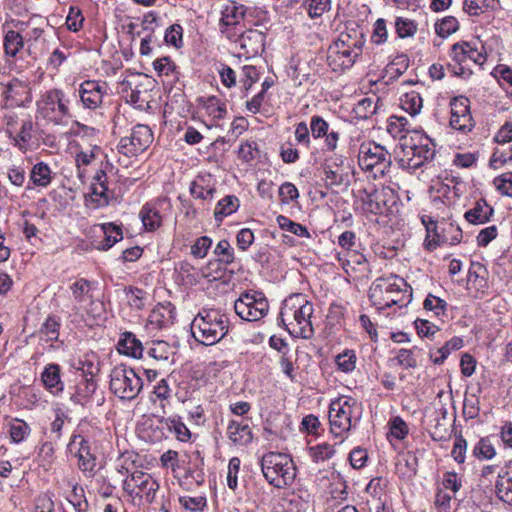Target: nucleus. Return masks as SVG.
Wrapping results in <instances>:
<instances>
[{
  "label": "nucleus",
  "instance_id": "6ab92c4d",
  "mask_svg": "<svg viewBox=\"0 0 512 512\" xmlns=\"http://www.w3.org/2000/svg\"><path fill=\"white\" fill-rule=\"evenodd\" d=\"M310 131L314 139L325 138L324 151L333 152L338 147L340 134L338 131L329 130V123L319 115H313L310 119Z\"/></svg>",
  "mask_w": 512,
  "mask_h": 512
},
{
  "label": "nucleus",
  "instance_id": "7ed1b4c3",
  "mask_svg": "<svg viewBox=\"0 0 512 512\" xmlns=\"http://www.w3.org/2000/svg\"><path fill=\"white\" fill-rule=\"evenodd\" d=\"M4 121L8 137L19 151L27 153L40 147L44 131L37 127L31 115L10 112L5 115Z\"/></svg>",
  "mask_w": 512,
  "mask_h": 512
},
{
  "label": "nucleus",
  "instance_id": "393cba45",
  "mask_svg": "<svg viewBox=\"0 0 512 512\" xmlns=\"http://www.w3.org/2000/svg\"><path fill=\"white\" fill-rule=\"evenodd\" d=\"M52 171L47 163L38 162L36 163L29 175V181L26 189L31 190L35 187L46 188L52 181Z\"/></svg>",
  "mask_w": 512,
  "mask_h": 512
},
{
  "label": "nucleus",
  "instance_id": "3c124183",
  "mask_svg": "<svg viewBox=\"0 0 512 512\" xmlns=\"http://www.w3.org/2000/svg\"><path fill=\"white\" fill-rule=\"evenodd\" d=\"M203 107L207 114L212 116L214 119H223L227 114L225 103H222L221 100L216 96L208 97L204 101Z\"/></svg>",
  "mask_w": 512,
  "mask_h": 512
},
{
  "label": "nucleus",
  "instance_id": "052dcab7",
  "mask_svg": "<svg viewBox=\"0 0 512 512\" xmlns=\"http://www.w3.org/2000/svg\"><path fill=\"white\" fill-rule=\"evenodd\" d=\"M150 357L157 361H169L172 353L171 347L165 341H157L153 343V346L148 350Z\"/></svg>",
  "mask_w": 512,
  "mask_h": 512
},
{
  "label": "nucleus",
  "instance_id": "1a4fd4ad",
  "mask_svg": "<svg viewBox=\"0 0 512 512\" xmlns=\"http://www.w3.org/2000/svg\"><path fill=\"white\" fill-rule=\"evenodd\" d=\"M483 47L479 50L477 47L472 46L469 42H458L452 45L450 57L454 61V65H449L452 73L462 78H468L472 75L470 63L482 66L486 60V53Z\"/></svg>",
  "mask_w": 512,
  "mask_h": 512
},
{
  "label": "nucleus",
  "instance_id": "a878e982",
  "mask_svg": "<svg viewBox=\"0 0 512 512\" xmlns=\"http://www.w3.org/2000/svg\"><path fill=\"white\" fill-rule=\"evenodd\" d=\"M61 369L58 364L50 363L45 366L41 380L47 390L53 394H59L64 389V383L61 380Z\"/></svg>",
  "mask_w": 512,
  "mask_h": 512
},
{
  "label": "nucleus",
  "instance_id": "a19ab883",
  "mask_svg": "<svg viewBox=\"0 0 512 512\" xmlns=\"http://www.w3.org/2000/svg\"><path fill=\"white\" fill-rule=\"evenodd\" d=\"M78 369L89 378H93L100 372V361L95 353L83 355L78 361Z\"/></svg>",
  "mask_w": 512,
  "mask_h": 512
},
{
  "label": "nucleus",
  "instance_id": "bb28decb",
  "mask_svg": "<svg viewBox=\"0 0 512 512\" xmlns=\"http://www.w3.org/2000/svg\"><path fill=\"white\" fill-rule=\"evenodd\" d=\"M117 350L120 354L141 358L143 353L142 342L132 332H124L117 344Z\"/></svg>",
  "mask_w": 512,
  "mask_h": 512
},
{
  "label": "nucleus",
  "instance_id": "5fc2aeb1",
  "mask_svg": "<svg viewBox=\"0 0 512 512\" xmlns=\"http://www.w3.org/2000/svg\"><path fill=\"white\" fill-rule=\"evenodd\" d=\"M422 222L426 227L427 236L425 239L426 248L430 251L434 250L438 246V235H440L441 228H439V222H434L430 219L428 222L422 218Z\"/></svg>",
  "mask_w": 512,
  "mask_h": 512
},
{
  "label": "nucleus",
  "instance_id": "37998d69",
  "mask_svg": "<svg viewBox=\"0 0 512 512\" xmlns=\"http://www.w3.org/2000/svg\"><path fill=\"white\" fill-rule=\"evenodd\" d=\"M97 389V383L93 378L86 377L77 385V390L73 396L78 403L85 404Z\"/></svg>",
  "mask_w": 512,
  "mask_h": 512
},
{
  "label": "nucleus",
  "instance_id": "13d9d810",
  "mask_svg": "<svg viewBox=\"0 0 512 512\" xmlns=\"http://www.w3.org/2000/svg\"><path fill=\"white\" fill-rule=\"evenodd\" d=\"M338 369L342 372H352L356 367V355L353 350H344L335 359Z\"/></svg>",
  "mask_w": 512,
  "mask_h": 512
},
{
  "label": "nucleus",
  "instance_id": "2f4dec72",
  "mask_svg": "<svg viewBox=\"0 0 512 512\" xmlns=\"http://www.w3.org/2000/svg\"><path fill=\"white\" fill-rule=\"evenodd\" d=\"M24 37L20 31L8 30L3 38L4 54L15 58L25 47Z\"/></svg>",
  "mask_w": 512,
  "mask_h": 512
},
{
  "label": "nucleus",
  "instance_id": "0eeeda50",
  "mask_svg": "<svg viewBox=\"0 0 512 512\" xmlns=\"http://www.w3.org/2000/svg\"><path fill=\"white\" fill-rule=\"evenodd\" d=\"M360 419L358 402L351 396H341L329 407L331 432L341 436L357 424Z\"/></svg>",
  "mask_w": 512,
  "mask_h": 512
},
{
  "label": "nucleus",
  "instance_id": "79ce46f5",
  "mask_svg": "<svg viewBox=\"0 0 512 512\" xmlns=\"http://www.w3.org/2000/svg\"><path fill=\"white\" fill-rule=\"evenodd\" d=\"M72 295L77 303H83L92 298V282L80 278L70 286Z\"/></svg>",
  "mask_w": 512,
  "mask_h": 512
},
{
  "label": "nucleus",
  "instance_id": "4d7b16f0",
  "mask_svg": "<svg viewBox=\"0 0 512 512\" xmlns=\"http://www.w3.org/2000/svg\"><path fill=\"white\" fill-rule=\"evenodd\" d=\"M459 29V22L453 16H446L435 24V31L440 37H448Z\"/></svg>",
  "mask_w": 512,
  "mask_h": 512
},
{
  "label": "nucleus",
  "instance_id": "ddd939ff",
  "mask_svg": "<svg viewBox=\"0 0 512 512\" xmlns=\"http://www.w3.org/2000/svg\"><path fill=\"white\" fill-rule=\"evenodd\" d=\"M159 483L148 473L134 471L123 481V490L133 498H145L148 503L155 499Z\"/></svg>",
  "mask_w": 512,
  "mask_h": 512
},
{
  "label": "nucleus",
  "instance_id": "72a5a7b5",
  "mask_svg": "<svg viewBox=\"0 0 512 512\" xmlns=\"http://www.w3.org/2000/svg\"><path fill=\"white\" fill-rule=\"evenodd\" d=\"M8 433L12 443L20 444L29 437L31 428L24 420L14 418L8 423Z\"/></svg>",
  "mask_w": 512,
  "mask_h": 512
},
{
  "label": "nucleus",
  "instance_id": "dca6fc26",
  "mask_svg": "<svg viewBox=\"0 0 512 512\" xmlns=\"http://www.w3.org/2000/svg\"><path fill=\"white\" fill-rule=\"evenodd\" d=\"M364 213L383 215L389 211L390 203H394L393 190L382 187L371 191L363 190L361 195Z\"/></svg>",
  "mask_w": 512,
  "mask_h": 512
},
{
  "label": "nucleus",
  "instance_id": "e2e57ef3",
  "mask_svg": "<svg viewBox=\"0 0 512 512\" xmlns=\"http://www.w3.org/2000/svg\"><path fill=\"white\" fill-rule=\"evenodd\" d=\"M393 360L396 361V363L399 366H401L405 369L416 368L418 365L417 359L414 356L413 350H409V349H404V348L399 349Z\"/></svg>",
  "mask_w": 512,
  "mask_h": 512
},
{
  "label": "nucleus",
  "instance_id": "20e7f679",
  "mask_svg": "<svg viewBox=\"0 0 512 512\" xmlns=\"http://www.w3.org/2000/svg\"><path fill=\"white\" fill-rule=\"evenodd\" d=\"M228 330V317L215 309H203L191 323L192 336L206 346L218 343L227 335Z\"/></svg>",
  "mask_w": 512,
  "mask_h": 512
},
{
  "label": "nucleus",
  "instance_id": "aec40b11",
  "mask_svg": "<svg viewBox=\"0 0 512 512\" xmlns=\"http://www.w3.org/2000/svg\"><path fill=\"white\" fill-rule=\"evenodd\" d=\"M265 34L257 29H248L241 34L236 46L241 50L240 55L252 58L264 50Z\"/></svg>",
  "mask_w": 512,
  "mask_h": 512
},
{
  "label": "nucleus",
  "instance_id": "e433bc0d",
  "mask_svg": "<svg viewBox=\"0 0 512 512\" xmlns=\"http://www.w3.org/2000/svg\"><path fill=\"white\" fill-rule=\"evenodd\" d=\"M104 234V241L98 246L100 250H108L115 243L123 239V233L120 226L113 223H104L100 226Z\"/></svg>",
  "mask_w": 512,
  "mask_h": 512
},
{
  "label": "nucleus",
  "instance_id": "09e8293b",
  "mask_svg": "<svg viewBox=\"0 0 512 512\" xmlns=\"http://www.w3.org/2000/svg\"><path fill=\"white\" fill-rule=\"evenodd\" d=\"M352 33H341L338 40L334 43L342 44L344 47L355 50H363L365 43L363 32H357L356 30Z\"/></svg>",
  "mask_w": 512,
  "mask_h": 512
},
{
  "label": "nucleus",
  "instance_id": "9d476101",
  "mask_svg": "<svg viewBox=\"0 0 512 512\" xmlns=\"http://www.w3.org/2000/svg\"><path fill=\"white\" fill-rule=\"evenodd\" d=\"M358 162L362 170L373 178L383 177L391 166V155L377 143H363L360 146Z\"/></svg>",
  "mask_w": 512,
  "mask_h": 512
},
{
  "label": "nucleus",
  "instance_id": "9b49d317",
  "mask_svg": "<svg viewBox=\"0 0 512 512\" xmlns=\"http://www.w3.org/2000/svg\"><path fill=\"white\" fill-rule=\"evenodd\" d=\"M401 149L403 156L399 158V165L411 172L432 161L435 156V147L428 138H424L418 144H409L405 139L401 143Z\"/></svg>",
  "mask_w": 512,
  "mask_h": 512
},
{
  "label": "nucleus",
  "instance_id": "680f3d73",
  "mask_svg": "<svg viewBox=\"0 0 512 512\" xmlns=\"http://www.w3.org/2000/svg\"><path fill=\"white\" fill-rule=\"evenodd\" d=\"M164 40L176 48L183 46V28L179 24L169 26L165 31Z\"/></svg>",
  "mask_w": 512,
  "mask_h": 512
},
{
  "label": "nucleus",
  "instance_id": "8fccbe9b",
  "mask_svg": "<svg viewBox=\"0 0 512 512\" xmlns=\"http://www.w3.org/2000/svg\"><path fill=\"white\" fill-rule=\"evenodd\" d=\"M408 67V57L406 55H399L386 66L385 72L390 79H396L403 75Z\"/></svg>",
  "mask_w": 512,
  "mask_h": 512
},
{
  "label": "nucleus",
  "instance_id": "bf43d9fd",
  "mask_svg": "<svg viewBox=\"0 0 512 512\" xmlns=\"http://www.w3.org/2000/svg\"><path fill=\"white\" fill-rule=\"evenodd\" d=\"M496 494L504 503L512 506V484L508 477H498L496 481Z\"/></svg>",
  "mask_w": 512,
  "mask_h": 512
},
{
  "label": "nucleus",
  "instance_id": "4468645a",
  "mask_svg": "<svg viewBox=\"0 0 512 512\" xmlns=\"http://www.w3.org/2000/svg\"><path fill=\"white\" fill-rule=\"evenodd\" d=\"M153 141V133L147 125L138 124L133 127L129 136L123 137L118 143V151L127 157L137 156L145 151Z\"/></svg>",
  "mask_w": 512,
  "mask_h": 512
},
{
  "label": "nucleus",
  "instance_id": "473e14b6",
  "mask_svg": "<svg viewBox=\"0 0 512 512\" xmlns=\"http://www.w3.org/2000/svg\"><path fill=\"white\" fill-rule=\"evenodd\" d=\"M245 14L246 8L243 5H237L235 2H231L223 8L219 25H241Z\"/></svg>",
  "mask_w": 512,
  "mask_h": 512
},
{
  "label": "nucleus",
  "instance_id": "c03bdc74",
  "mask_svg": "<svg viewBox=\"0 0 512 512\" xmlns=\"http://www.w3.org/2000/svg\"><path fill=\"white\" fill-rule=\"evenodd\" d=\"M166 428L174 433L176 438L182 442H186L190 439L191 433L187 426L180 420L179 417H169L163 420Z\"/></svg>",
  "mask_w": 512,
  "mask_h": 512
},
{
  "label": "nucleus",
  "instance_id": "c756f323",
  "mask_svg": "<svg viewBox=\"0 0 512 512\" xmlns=\"http://www.w3.org/2000/svg\"><path fill=\"white\" fill-rule=\"evenodd\" d=\"M441 233L438 235V246L441 244L456 245L462 240V230L458 224L452 221L442 220L439 222Z\"/></svg>",
  "mask_w": 512,
  "mask_h": 512
},
{
  "label": "nucleus",
  "instance_id": "c85d7f7f",
  "mask_svg": "<svg viewBox=\"0 0 512 512\" xmlns=\"http://www.w3.org/2000/svg\"><path fill=\"white\" fill-rule=\"evenodd\" d=\"M493 212L494 209L484 199H480L465 212L464 217L469 223L479 225L488 222Z\"/></svg>",
  "mask_w": 512,
  "mask_h": 512
},
{
  "label": "nucleus",
  "instance_id": "ea45409f",
  "mask_svg": "<svg viewBox=\"0 0 512 512\" xmlns=\"http://www.w3.org/2000/svg\"><path fill=\"white\" fill-rule=\"evenodd\" d=\"M60 320L56 316H49L40 328L41 339L46 342L58 341Z\"/></svg>",
  "mask_w": 512,
  "mask_h": 512
},
{
  "label": "nucleus",
  "instance_id": "a211bd4d",
  "mask_svg": "<svg viewBox=\"0 0 512 512\" xmlns=\"http://www.w3.org/2000/svg\"><path fill=\"white\" fill-rule=\"evenodd\" d=\"M469 104V99L464 96L455 97L451 100L450 126L453 129L467 133L474 127Z\"/></svg>",
  "mask_w": 512,
  "mask_h": 512
},
{
  "label": "nucleus",
  "instance_id": "5701e85b",
  "mask_svg": "<svg viewBox=\"0 0 512 512\" xmlns=\"http://www.w3.org/2000/svg\"><path fill=\"white\" fill-rule=\"evenodd\" d=\"M176 317L175 306L170 302L158 304L150 313L148 322L155 329H162L174 323Z\"/></svg>",
  "mask_w": 512,
  "mask_h": 512
},
{
  "label": "nucleus",
  "instance_id": "b1692460",
  "mask_svg": "<svg viewBox=\"0 0 512 512\" xmlns=\"http://www.w3.org/2000/svg\"><path fill=\"white\" fill-rule=\"evenodd\" d=\"M5 97L14 104L21 106L31 101L30 87L26 82L19 79H12L5 88Z\"/></svg>",
  "mask_w": 512,
  "mask_h": 512
},
{
  "label": "nucleus",
  "instance_id": "6e6552de",
  "mask_svg": "<svg viewBox=\"0 0 512 512\" xmlns=\"http://www.w3.org/2000/svg\"><path fill=\"white\" fill-rule=\"evenodd\" d=\"M143 388V381L134 369L120 364L110 373V390L121 400H134Z\"/></svg>",
  "mask_w": 512,
  "mask_h": 512
},
{
  "label": "nucleus",
  "instance_id": "a18cd8bd",
  "mask_svg": "<svg viewBox=\"0 0 512 512\" xmlns=\"http://www.w3.org/2000/svg\"><path fill=\"white\" fill-rule=\"evenodd\" d=\"M435 425L431 432L432 438L434 440H443L449 437L450 435V424L449 419L447 417V411L445 409H441L439 415L435 418Z\"/></svg>",
  "mask_w": 512,
  "mask_h": 512
},
{
  "label": "nucleus",
  "instance_id": "338daca9",
  "mask_svg": "<svg viewBox=\"0 0 512 512\" xmlns=\"http://www.w3.org/2000/svg\"><path fill=\"white\" fill-rule=\"evenodd\" d=\"M395 28L400 38L410 37L414 35L417 30V26L412 20L402 17L396 19Z\"/></svg>",
  "mask_w": 512,
  "mask_h": 512
},
{
  "label": "nucleus",
  "instance_id": "7c9ffc66",
  "mask_svg": "<svg viewBox=\"0 0 512 512\" xmlns=\"http://www.w3.org/2000/svg\"><path fill=\"white\" fill-rule=\"evenodd\" d=\"M215 193V186L211 185L210 179L204 176H198L190 185V194L195 199L211 201Z\"/></svg>",
  "mask_w": 512,
  "mask_h": 512
},
{
  "label": "nucleus",
  "instance_id": "f03ea898",
  "mask_svg": "<svg viewBox=\"0 0 512 512\" xmlns=\"http://www.w3.org/2000/svg\"><path fill=\"white\" fill-rule=\"evenodd\" d=\"M369 298L379 309L393 305L403 307L410 303L412 289L403 278L391 274L387 277H379L372 283Z\"/></svg>",
  "mask_w": 512,
  "mask_h": 512
},
{
  "label": "nucleus",
  "instance_id": "f257e3e1",
  "mask_svg": "<svg viewBox=\"0 0 512 512\" xmlns=\"http://www.w3.org/2000/svg\"><path fill=\"white\" fill-rule=\"evenodd\" d=\"M313 312V304L304 294H292L284 300L279 320L291 336L311 339L314 335L311 322Z\"/></svg>",
  "mask_w": 512,
  "mask_h": 512
},
{
  "label": "nucleus",
  "instance_id": "f704fd0d",
  "mask_svg": "<svg viewBox=\"0 0 512 512\" xmlns=\"http://www.w3.org/2000/svg\"><path fill=\"white\" fill-rule=\"evenodd\" d=\"M330 52V57L335 55V60L336 58L342 60L341 65L345 68L351 67L356 61V59L362 54V50H358L357 48L355 50H352L344 47L342 44L339 43H334L330 47Z\"/></svg>",
  "mask_w": 512,
  "mask_h": 512
},
{
  "label": "nucleus",
  "instance_id": "c9c22d12",
  "mask_svg": "<svg viewBox=\"0 0 512 512\" xmlns=\"http://www.w3.org/2000/svg\"><path fill=\"white\" fill-rule=\"evenodd\" d=\"M240 206L239 199L234 195H227L221 199L214 210V217L217 222H222L223 219L238 210Z\"/></svg>",
  "mask_w": 512,
  "mask_h": 512
},
{
  "label": "nucleus",
  "instance_id": "4be33fe9",
  "mask_svg": "<svg viewBox=\"0 0 512 512\" xmlns=\"http://www.w3.org/2000/svg\"><path fill=\"white\" fill-rule=\"evenodd\" d=\"M164 204H169L167 198H160L154 202L146 203L140 210L139 216L146 230L154 231L162 224V216L159 208Z\"/></svg>",
  "mask_w": 512,
  "mask_h": 512
},
{
  "label": "nucleus",
  "instance_id": "864d4df0",
  "mask_svg": "<svg viewBox=\"0 0 512 512\" xmlns=\"http://www.w3.org/2000/svg\"><path fill=\"white\" fill-rule=\"evenodd\" d=\"M303 6L311 19L321 17L331 8V0H305Z\"/></svg>",
  "mask_w": 512,
  "mask_h": 512
},
{
  "label": "nucleus",
  "instance_id": "cd10ccee",
  "mask_svg": "<svg viewBox=\"0 0 512 512\" xmlns=\"http://www.w3.org/2000/svg\"><path fill=\"white\" fill-rule=\"evenodd\" d=\"M227 436L236 445H247L252 441V431L248 424L232 420L227 427Z\"/></svg>",
  "mask_w": 512,
  "mask_h": 512
},
{
  "label": "nucleus",
  "instance_id": "f3484780",
  "mask_svg": "<svg viewBox=\"0 0 512 512\" xmlns=\"http://www.w3.org/2000/svg\"><path fill=\"white\" fill-rule=\"evenodd\" d=\"M68 450L78 459L79 469L88 475L95 473L97 458L92 452L90 443L82 435H73Z\"/></svg>",
  "mask_w": 512,
  "mask_h": 512
},
{
  "label": "nucleus",
  "instance_id": "603ef678",
  "mask_svg": "<svg viewBox=\"0 0 512 512\" xmlns=\"http://www.w3.org/2000/svg\"><path fill=\"white\" fill-rule=\"evenodd\" d=\"M214 254L217 260L224 265L232 264L235 261L234 249L228 240L219 241L214 248Z\"/></svg>",
  "mask_w": 512,
  "mask_h": 512
},
{
  "label": "nucleus",
  "instance_id": "f8f14e48",
  "mask_svg": "<svg viewBox=\"0 0 512 512\" xmlns=\"http://www.w3.org/2000/svg\"><path fill=\"white\" fill-rule=\"evenodd\" d=\"M234 310L245 321H258L268 313L269 303L262 292L247 291L235 301Z\"/></svg>",
  "mask_w": 512,
  "mask_h": 512
},
{
  "label": "nucleus",
  "instance_id": "2eb2a0df",
  "mask_svg": "<svg viewBox=\"0 0 512 512\" xmlns=\"http://www.w3.org/2000/svg\"><path fill=\"white\" fill-rule=\"evenodd\" d=\"M109 95V85L101 80H85L78 88V96L82 106L89 110H96L103 105L105 97Z\"/></svg>",
  "mask_w": 512,
  "mask_h": 512
},
{
  "label": "nucleus",
  "instance_id": "4c0bfd02",
  "mask_svg": "<svg viewBox=\"0 0 512 512\" xmlns=\"http://www.w3.org/2000/svg\"><path fill=\"white\" fill-rule=\"evenodd\" d=\"M109 203L108 186H91V192L86 196V205L92 208H100Z\"/></svg>",
  "mask_w": 512,
  "mask_h": 512
},
{
  "label": "nucleus",
  "instance_id": "58836bf2",
  "mask_svg": "<svg viewBox=\"0 0 512 512\" xmlns=\"http://www.w3.org/2000/svg\"><path fill=\"white\" fill-rule=\"evenodd\" d=\"M307 452L313 462L322 463L331 459L336 450L333 445L324 442L308 447Z\"/></svg>",
  "mask_w": 512,
  "mask_h": 512
},
{
  "label": "nucleus",
  "instance_id": "0e129e2a",
  "mask_svg": "<svg viewBox=\"0 0 512 512\" xmlns=\"http://www.w3.org/2000/svg\"><path fill=\"white\" fill-rule=\"evenodd\" d=\"M376 110L377 104L373 101L372 98L368 97L361 99L354 109L357 116L363 119H367L372 116Z\"/></svg>",
  "mask_w": 512,
  "mask_h": 512
},
{
  "label": "nucleus",
  "instance_id": "de8ad7c7",
  "mask_svg": "<svg viewBox=\"0 0 512 512\" xmlns=\"http://www.w3.org/2000/svg\"><path fill=\"white\" fill-rule=\"evenodd\" d=\"M276 222L282 230L288 231L296 236L305 238H310L311 236L308 229L305 226H303L300 223L292 221L291 219L284 215H278L276 218Z\"/></svg>",
  "mask_w": 512,
  "mask_h": 512
},
{
  "label": "nucleus",
  "instance_id": "6e6d98bb",
  "mask_svg": "<svg viewBox=\"0 0 512 512\" xmlns=\"http://www.w3.org/2000/svg\"><path fill=\"white\" fill-rule=\"evenodd\" d=\"M473 454L478 459L490 460L496 455V450L489 438H481L474 446Z\"/></svg>",
  "mask_w": 512,
  "mask_h": 512
},
{
  "label": "nucleus",
  "instance_id": "49530a36",
  "mask_svg": "<svg viewBox=\"0 0 512 512\" xmlns=\"http://www.w3.org/2000/svg\"><path fill=\"white\" fill-rule=\"evenodd\" d=\"M423 106V100L416 91L405 93L401 98V107L410 115H417Z\"/></svg>",
  "mask_w": 512,
  "mask_h": 512
},
{
  "label": "nucleus",
  "instance_id": "412c9836",
  "mask_svg": "<svg viewBox=\"0 0 512 512\" xmlns=\"http://www.w3.org/2000/svg\"><path fill=\"white\" fill-rule=\"evenodd\" d=\"M325 179L329 186H348L350 183L349 167L343 166L341 157L332 162L327 160L324 166Z\"/></svg>",
  "mask_w": 512,
  "mask_h": 512
},
{
  "label": "nucleus",
  "instance_id": "69168bd1",
  "mask_svg": "<svg viewBox=\"0 0 512 512\" xmlns=\"http://www.w3.org/2000/svg\"><path fill=\"white\" fill-rule=\"evenodd\" d=\"M84 22V17L79 8L71 6L69 9V13L66 17V26L68 30L72 32H77L82 28Z\"/></svg>",
  "mask_w": 512,
  "mask_h": 512
},
{
  "label": "nucleus",
  "instance_id": "39448f33",
  "mask_svg": "<svg viewBox=\"0 0 512 512\" xmlns=\"http://www.w3.org/2000/svg\"><path fill=\"white\" fill-rule=\"evenodd\" d=\"M70 100L63 90L53 88L41 94L36 102L37 115L54 125H66L72 117Z\"/></svg>",
  "mask_w": 512,
  "mask_h": 512
},
{
  "label": "nucleus",
  "instance_id": "423d86ee",
  "mask_svg": "<svg viewBox=\"0 0 512 512\" xmlns=\"http://www.w3.org/2000/svg\"><path fill=\"white\" fill-rule=\"evenodd\" d=\"M261 469L265 479L276 488L290 485L296 476L292 459L283 453L265 454L261 460Z\"/></svg>",
  "mask_w": 512,
  "mask_h": 512
},
{
  "label": "nucleus",
  "instance_id": "774afa93",
  "mask_svg": "<svg viewBox=\"0 0 512 512\" xmlns=\"http://www.w3.org/2000/svg\"><path fill=\"white\" fill-rule=\"evenodd\" d=\"M494 185L502 195L512 197V172H506L496 177Z\"/></svg>",
  "mask_w": 512,
  "mask_h": 512
}]
</instances>
